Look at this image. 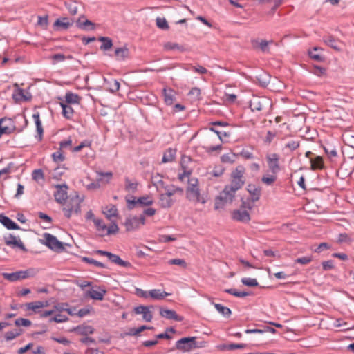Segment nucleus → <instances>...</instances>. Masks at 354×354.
I'll list each match as a JSON object with an SVG mask.
<instances>
[{"label": "nucleus", "mask_w": 354, "mask_h": 354, "mask_svg": "<svg viewBox=\"0 0 354 354\" xmlns=\"http://www.w3.org/2000/svg\"><path fill=\"white\" fill-rule=\"evenodd\" d=\"M245 168L239 165L231 174V183L227 185L235 192L240 189L245 183Z\"/></svg>", "instance_id": "obj_1"}, {"label": "nucleus", "mask_w": 354, "mask_h": 354, "mask_svg": "<svg viewBox=\"0 0 354 354\" xmlns=\"http://www.w3.org/2000/svg\"><path fill=\"white\" fill-rule=\"evenodd\" d=\"M235 193L234 190L226 185L215 199V209L223 208L225 204L231 203L235 196Z\"/></svg>", "instance_id": "obj_2"}, {"label": "nucleus", "mask_w": 354, "mask_h": 354, "mask_svg": "<svg viewBox=\"0 0 354 354\" xmlns=\"http://www.w3.org/2000/svg\"><path fill=\"white\" fill-rule=\"evenodd\" d=\"M37 273V269L29 268L26 270H19L12 273L3 272L2 276L5 279L14 282L20 279L35 277Z\"/></svg>", "instance_id": "obj_3"}, {"label": "nucleus", "mask_w": 354, "mask_h": 354, "mask_svg": "<svg viewBox=\"0 0 354 354\" xmlns=\"http://www.w3.org/2000/svg\"><path fill=\"white\" fill-rule=\"evenodd\" d=\"M83 199L80 198L79 195L75 194L74 196H71L68 201L66 203V206L63 207L64 216L70 218L73 212L75 214L80 213V204Z\"/></svg>", "instance_id": "obj_4"}, {"label": "nucleus", "mask_w": 354, "mask_h": 354, "mask_svg": "<svg viewBox=\"0 0 354 354\" xmlns=\"http://www.w3.org/2000/svg\"><path fill=\"white\" fill-rule=\"evenodd\" d=\"M271 106V100L266 97L253 96L250 100V108L252 112L267 110Z\"/></svg>", "instance_id": "obj_5"}, {"label": "nucleus", "mask_w": 354, "mask_h": 354, "mask_svg": "<svg viewBox=\"0 0 354 354\" xmlns=\"http://www.w3.org/2000/svg\"><path fill=\"white\" fill-rule=\"evenodd\" d=\"M131 198L132 199L128 198V196L126 197L127 207L129 209H134L136 205L144 207L151 205L153 203V201L151 197L147 195L138 198H136L134 196H131Z\"/></svg>", "instance_id": "obj_6"}, {"label": "nucleus", "mask_w": 354, "mask_h": 354, "mask_svg": "<svg viewBox=\"0 0 354 354\" xmlns=\"http://www.w3.org/2000/svg\"><path fill=\"white\" fill-rule=\"evenodd\" d=\"M145 224V218L144 215H140L139 217L134 216L127 218L124 225L126 230L128 232L133 231L139 229L142 225Z\"/></svg>", "instance_id": "obj_7"}, {"label": "nucleus", "mask_w": 354, "mask_h": 354, "mask_svg": "<svg viewBox=\"0 0 354 354\" xmlns=\"http://www.w3.org/2000/svg\"><path fill=\"white\" fill-rule=\"evenodd\" d=\"M43 236L45 239L44 244L50 249L57 252L62 251L64 249L63 243L58 241L55 236L49 233H44Z\"/></svg>", "instance_id": "obj_8"}, {"label": "nucleus", "mask_w": 354, "mask_h": 354, "mask_svg": "<svg viewBox=\"0 0 354 354\" xmlns=\"http://www.w3.org/2000/svg\"><path fill=\"white\" fill-rule=\"evenodd\" d=\"M196 339V337L181 338L176 342V348L183 351H189L197 347Z\"/></svg>", "instance_id": "obj_9"}, {"label": "nucleus", "mask_w": 354, "mask_h": 354, "mask_svg": "<svg viewBox=\"0 0 354 354\" xmlns=\"http://www.w3.org/2000/svg\"><path fill=\"white\" fill-rule=\"evenodd\" d=\"M55 188L56 191L54 193V197L56 202L62 205L66 203L68 198L67 190L68 189L67 185H56Z\"/></svg>", "instance_id": "obj_10"}, {"label": "nucleus", "mask_w": 354, "mask_h": 354, "mask_svg": "<svg viewBox=\"0 0 354 354\" xmlns=\"http://www.w3.org/2000/svg\"><path fill=\"white\" fill-rule=\"evenodd\" d=\"M3 240L7 245L11 246L12 248H18L24 252L27 251L19 237H16L13 234H9L8 236H4Z\"/></svg>", "instance_id": "obj_11"}, {"label": "nucleus", "mask_w": 354, "mask_h": 354, "mask_svg": "<svg viewBox=\"0 0 354 354\" xmlns=\"http://www.w3.org/2000/svg\"><path fill=\"white\" fill-rule=\"evenodd\" d=\"M266 159L270 171L272 174H277L280 171V166L279 164V156L278 154H269L266 156Z\"/></svg>", "instance_id": "obj_12"}, {"label": "nucleus", "mask_w": 354, "mask_h": 354, "mask_svg": "<svg viewBox=\"0 0 354 354\" xmlns=\"http://www.w3.org/2000/svg\"><path fill=\"white\" fill-rule=\"evenodd\" d=\"M187 194L189 201L203 204L206 202L205 199L201 196L198 187H187Z\"/></svg>", "instance_id": "obj_13"}, {"label": "nucleus", "mask_w": 354, "mask_h": 354, "mask_svg": "<svg viewBox=\"0 0 354 354\" xmlns=\"http://www.w3.org/2000/svg\"><path fill=\"white\" fill-rule=\"evenodd\" d=\"M160 315L161 317L167 319H172L177 322H182L183 320V317L178 315L174 310L165 309L161 307L160 308Z\"/></svg>", "instance_id": "obj_14"}, {"label": "nucleus", "mask_w": 354, "mask_h": 354, "mask_svg": "<svg viewBox=\"0 0 354 354\" xmlns=\"http://www.w3.org/2000/svg\"><path fill=\"white\" fill-rule=\"evenodd\" d=\"M97 290L91 289L86 292V296L91 297L93 299L102 301L104 299V295L106 293L105 288L97 286Z\"/></svg>", "instance_id": "obj_15"}, {"label": "nucleus", "mask_w": 354, "mask_h": 354, "mask_svg": "<svg viewBox=\"0 0 354 354\" xmlns=\"http://www.w3.org/2000/svg\"><path fill=\"white\" fill-rule=\"evenodd\" d=\"M133 311L136 314H142V319L146 322H151L153 319L151 312L149 310V308L145 306H139L135 307Z\"/></svg>", "instance_id": "obj_16"}, {"label": "nucleus", "mask_w": 354, "mask_h": 354, "mask_svg": "<svg viewBox=\"0 0 354 354\" xmlns=\"http://www.w3.org/2000/svg\"><path fill=\"white\" fill-rule=\"evenodd\" d=\"M94 331L95 329L93 326L85 324L77 326L70 330V332H76L77 333V334L84 336H87L88 335L93 334Z\"/></svg>", "instance_id": "obj_17"}, {"label": "nucleus", "mask_w": 354, "mask_h": 354, "mask_svg": "<svg viewBox=\"0 0 354 354\" xmlns=\"http://www.w3.org/2000/svg\"><path fill=\"white\" fill-rule=\"evenodd\" d=\"M233 219L243 223H248L250 221V216L248 211L237 209L233 212Z\"/></svg>", "instance_id": "obj_18"}, {"label": "nucleus", "mask_w": 354, "mask_h": 354, "mask_svg": "<svg viewBox=\"0 0 354 354\" xmlns=\"http://www.w3.org/2000/svg\"><path fill=\"white\" fill-rule=\"evenodd\" d=\"M0 223L8 230H20V227L9 217L0 214Z\"/></svg>", "instance_id": "obj_19"}, {"label": "nucleus", "mask_w": 354, "mask_h": 354, "mask_svg": "<svg viewBox=\"0 0 354 354\" xmlns=\"http://www.w3.org/2000/svg\"><path fill=\"white\" fill-rule=\"evenodd\" d=\"M247 190L251 196L252 202H256L259 200L261 193V189L260 187L256 186L253 184H250L248 185Z\"/></svg>", "instance_id": "obj_20"}, {"label": "nucleus", "mask_w": 354, "mask_h": 354, "mask_svg": "<svg viewBox=\"0 0 354 354\" xmlns=\"http://www.w3.org/2000/svg\"><path fill=\"white\" fill-rule=\"evenodd\" d=\"M84 18V16H81L76 21V26L84 30H93L95 28V25L91 21L88 19H85L84 21H82V19Z\"/></svg>", "instance_id": "obj_21"}, {"label": "nucleus", "mask_w": 354, "mask_h": 354, "mask_svg": "<svg viewBox=\"0 0 354 354\" xmlns=\"http://www.w3.org/2000/svg\"><path fill=\"white\" fill-rule=\"evenodd\" d=\"M174 200L171 198V196L163 194V192H160L159 195V205L162 208H169L172 206L174 203Z\"/></svg>", "instance_id": "obj_22"}, {"label": "nucleus", "mask_w": 354, "mask_h": 354, "mask_svg": "<svg viewBox=\"0 0 354 354\" xmlns=\"http://www.w3.org/2000/svg\"><path fill=\"white\" fill-rule=\"evenodd\" d=\"M115 55L118 61H124L129 57V50L124 46L115 50Z\"/></svg>", "instance_id": "obj_23"}, {"label": "nucleus", "mask_w": 354, "mask_h": 354, "mask_svg": "<svg viewBox=\"0 0 354 354\" xmlns=\"http://www.w3.org/2000/svg\"><path fill=\"white\" fill-rule=\"evenodd\" d=\"M164 101L167 105H171L175 100V91L171 88H165L162 90Z\"/></svg>", "instance_id": "obj_24"}, {"label": "nucleus", "mask_w": 354, "mask_h": 354, "mask_svg": "<svg viewBox=\"0 0 354 354\" xmlns=\"http://www.w3.org/2000/svg\"><path fill=\"white\" fill-rule=\"evenodd\" d=\"M151 183L156 187L158 192H162V188L164 187L165 183L162 180V176L159 174H156L151 176Z\"/></svg>", "instance_id": "obj_25"}, {"label": "nucleus", "mask_w": 354, "mask_h": 354, "mask_svg": "<svg viewBox=\"0 0 354 354\" xmlns=\"http://www.w3.org/2000/svg\"><path fill=\"white\" fill-rule=\"evenodd\" d=\"M124 182V189L126 192L133 194L137 191L138 186L137 180L132 181L129 178H125Z\"/></svg>", "instance_id": "obj_26"}, {"label": "nucleus", "mask_w": 354, "mask_h": 354, "mask_svg": "<svg viewBox=\"0 0 354 354\" xmlns=\"http://www.w3.org/2000/svg\"><path fill=\"white\" fill-rule=\"evenodd\" d=\"M149 296L156 300H162L165 297L169 296L171 293L165 291H161L160 289H153L149 291Z\"/></svg>", "instance_id": "obj_27"}, {"label": "nucleus", "mask_w": 354, "mask_h": 354, "mask_svg": "<svg viewBox=\"0 0 354 354\" xmlns=\"http://www.w3.org/2000/svg\"><path fill=\"white\" fill-rule=\"evenodd\" d=\"M108 259L111 262L118 264L120 266L125 268L131 266V263L129 262L123 261L118 255L112 254L111 252L110 253Z\"/></svg>", "instance_id": "obj_28"}, {"label": "nucleus", "mask_w": 354, "mask_h": 354, "mask_svg": "<svg viewBox=\"0 0 354 354\" xmlns=\"http://www.w3.org/2000/svg\"><path fill=\"white\" fill-rule=\"evenodd\" d=\"M324 42L327 44L330 48H333L334 50L337 51H340L341 48L337 45V41L335 39V37L333 35H328L326 37H324L323 38Z\"/></svg>", "instance_id": "obj_29"}, {"label": "nucleus", "mask_w": 354, "mask_h": 354, "mask_svg": "<svg viewBox=\"0 0 354 354\" xmlns=\"http://www.w3.org/2000/svg\"><path fill=\"white\" fill-rule=\"evenodd\" d=\"M66 102L67 104H80L81 101V97L77 94L72 92H67L65 95Z\"/></svg>", "instance_id": "obj_30"}, {"label": "nucleus", "mask_w": 354, "mask_h": 354, "mask_svg": "<svg viewBox=\"0 0 354 354\" xmlns=\"http://www.w3.org/2000/svg\"><path fill=\"white\" fill-rule=\"evenodd\" d=\"M103 214L110 219L111 217L118 216V209L115 205H109L104 209Z\"/></svg>", "instance_id": "obj_31"}, {"label": "nucleus", "mask_w": 354, "mask_h": 354, "mask_svg": "<svg viewBox=\"0 0 354 354\" xmlns=\"http://www.w3.org/2000/svg\"><path fill=\"white\" fill-rule=\"evenodd\" d=\"M32 118H33L35 124H36L37 131V133L39 134V140H41L43 132H44V129L42 127L41 122L40 120L39 113V112L35 113L32 115Z\"/></svg>", "instance_id": "obj_32"}, {"label": "nucleus", "mask_w": 354, "mask_h": 354, "mask_svg": "<svg viewBox=\"0 0 354 354\" xmlns=\"http://www.w3.org/2000/svg\"><path fill=\"white\" fill-rule=\"evenodd\" d=\"M176 156V150L171 148L168 149L163 154L162 159V162H172Z\"/></svg>", "instance_id": "obj_33"}, {"label": "nucleus", "mask_w": 354, "mask_h": 354, "mask_svg": "<svg viewBox=\"0 0 354 354\" xmlns=\"http://www.w3.org/2000/svg\"><path fill=\"white\" fill-rule=\"evenodd\" d=\"M162 190L165 191V192H163V194L171 196L174 195L178 192H183V189L181 188L176 187L173 185H164V187L162 188Z\"/></svg>", "instance_id": "obj_34"}, {"label": "nucleus", "mask_w": 354, "mask_h": 354, "mask_svg": "<svg viewBox=\"0 0 354 354\" xmlns=\"http://www.w3.org/2000/svg\"><path fill=\"white\" fill-rule=\"evenodd\" d=\"M60 105L62 108L63 115L67 119L71 118L74 113L73 108L64 102H61Z\"/></svg>", "instance_id": "obj_35"}, {"label": "nucleus", "mask_w": 354, "mask_h": 354, "mask_svg": "<svg viewBox=\"0 0 354 354\" xmlns=\"http://www.w3.org/2000/svg\"><path fill=\"white\" fill-rule=\"evenodd\" d=\"M23 332L24 330L22 329H15L13 330L6 333L4 337L6 341H11L15 338L20 336Z\"/></svg>", "instance_id": "obj_36"}, {"label": "nucleus", "mask_w": 354, "mask_h": 354, "mask_svg": "<svg viewBox=\"0 0 354 354\" xmlns=\"http://www.w3.org/2000/svg\"><path fill=\"white\" fill-rule=\"evenodd\" d=\"M99 41L103 42L100 46V49L103 50H108L111 49L113 46L112 40L107 37H100Z\"/></svg>", "instance_id": "obj_37"}, {"label": "nucleus", "mask_w": 354, "mask_h": 354, "mask_svg": "<svg viewBox=\"0 0 354 354\" xmlns=\"http://www.w3.org/2000/svg\"><path fill=\"white\" fill-rule=\"evenodd\" d=\"M26 308L28 310H32L35 311L38 308H44L48 306V301H35L26 304Z\"/></svg>", "instance_id": "obj_38"}, {"label": "nucleus", "mask_w": 354, "mask_h": 354, "mask_svg": "<svg viewBox=\"0 0 354 354\" xmlns=\"http://www.w3.org/2000/svg\"><path fill=\"white\" fill-rule=\"evenodd\" d=\"M214 305L215 308L224 317H229L231 315L232 311L229 308L225 307L220 304H214Z\"/></svg>", "instance_id": "obj_39"}, {"label": "nucleus", "mask_w": 354, "mask_h": 354, "mask_svg": "<svg viewBox=\"0 0 354 354\" xmlns=\"http://www.w3.org/2000/svg\"><path fill=\"white\" fill-rule=\"evenodd\" d=\"M310 162H311V168L313 170L321 169L323 168L324 162H323L322 158L320 156H317L315 158L311 159Z\"/></svg>", "instance_id": "obj_40"}, {"label": "nucleus", "mask_w": 354, "mask_h": 354, "mask_svg": "<svg viewBox=\"0 0 354 354\" xmlns=\"http://www.w3.org/2000/svg\"><path fill=\"white\" fill-rule=\"evenodd\" d=\"M277 180L276 174H272L270 175H263L261 178V182L266 185H272Z\"/></svg>", "instance_id": "obj_41"}, {"label": "nucleus", "mask_w": 354, "mask_h": 354, "mask_svg": "<svg viewBox=\"0 0 354 354\" xmlns=\"http://www.w3.org/2000/svg\"><path fill=\"white\" fill-rule=\"evenodd\" d=\"M224 291L237 297H244L250 295V292H240L235 288L225 289Z\"/></svg>", "instance_id": "obj_42"}, {"label": "nucleus", "mask_w": 354, "mask_h": 354, "mask_svg": "<svg viewBox=\"0 0 354 354\" xmlns=\"http://www.w3.org/2000/svg\"><path fill=\"white\" fill-rule=\"evenodd\" d=\"M156 26L162 30H169V26L165 18L158 17L156 19Z\"/></svg>", "instance_id": "obj_43"}, {"label": "nucleus", "mask_w": 354, "mask_h": 354, "mask_svg": "<svg viewBox=\"0 0 354 354\" xmlns=\"http://www.w3.org/2000/svg\"><path fill=\"white\" fill-rule=\"evenodd\" d=\"M164 48L167 50H178L180 51H184L185 48L183 46H180L176 43L167 42L164 44Z\"/></svg>", "instance_id": "obj_44"}, {"label": "nucleus", "mask_w": 354, "mask_h": 354, "mask_svg": "<svg viewBox=\"0 0 354 354\" xmlns=\"http://www.w3.org/2000/svg\"><path fill=\"white\" fill-rule=\"evenodd\" d=\"M237 156V154L231 152L226 154H223L221 157V159L223 162L232 163L235 161V159Z\"/></svg>", "instance_id": "obj_45"}, {"label": "nucleus", "mask_w": 354, "mask_h": 354, "mask_svg": "<svg viewBox=\"0 0 354 354\" xmlns=\"http://www.w3.org/2000/svg\"><path fill=\"white\" fill-rule=\"evenodd\" d=\"M82 261H84L85 263H89V264H93L96 267H99V268H106V266L105 264H104L103 263H101L100 261H97L93 259L84 257H82Z\"/></svg>", "instance_id": "obj_46"}, {"label": "nucleus", "mask_w": 354, "mask_h": 354, "mask_svg": "<svg viewBox=\"0 0 354 354\" xmlns=\"http://www.w3.org/2000/svg\"><path fill=\"white\" fill-rule=\"evenodd\" d=\"M71 23H70L67 18H63L62 19H58L55 21L54 25L56 26H60L63 29H68L71 26Z\"/></svg>", "instance_id": "obj_47"}, {"label": "nucleus", "mask_w": 354, "mask_h": 354, "mask_svg": "<svg viewBox=\"0 0 354 354\" xmlns=\"http://www.w3.org/2000/svg\"><path fill=\"white\" fill-rule=\"evenodd\" d=\"M93 223L98 231L105 232L107 229V226L104 223L102 219L93 218Z\"/></svg>", "instance_id": "obj_48"}, {"label": "nucleus", "mask_w": 354, "mask_h": 354, "mask_svg": "<svg viewBox=\"0 0 354 354\" xmlns=\"http://www.w3.org/2000/svg\"><path fill=\"white\" fill-rule=\"evenodd\" d=\"M65 6H66L68 12L71 15H75L77 13L78 6L76 2H69L65 3Z\"/></svg>", "instance_id": "obj_49"}, {"label": "nucleus", "mask_w": 354, "mask_h": 354, "mask_svg": "<svg viewBox=\"0 0 354 354\" xmlns=\"http://www.w3.org/2000/svg\"><path fill=\"white\" fill-rule=\"evenodd\" d=\"M241 282L245 286H249V287H256L258 286L259 283L256 279L252 278H243L241 279Z\"/></svg>", "instance_id": "obj_50"}, {"label": "nucleus", "mask_w": 354, "mask_h": 354, "mask_svg": "<svg viewBox=\"0 0 354 354\" xmlns=\"http://www.w3.org/2000/svg\"><path fill=\"white\" fill-rule=\"evenodd\" d=\"M52 158H53V161L55 162H61L65 160V156H64V154L60 149L59 151H57L52 154Z\"/></svg>", "instance_id": "obj_51"}, {"label": "nucleus", "mask_w": 354, "mask_h": 354, "mask_svg": "<svg viewBox=\"0 0 354 354\" xmlns=\"http://www.w3.org/2000/svg\"><path fill=\"white\" fill-rule=\"evenodd\" d=\"M15 324L17 326L28 327L31 326L32 322L30 320L24 318H18L15 321Z\"/></svg>", "instance_id": "obj_52"}, {"label": "nucleus", "mask_w": 354, "mask_h": 354, "mask_svg": "<svg viewBox=\"0 0 354 354\" xmlns=\"http://www.w3.org/2000/svg\"><path fill=\"white\" fill-rule=\"evenodd\" d=\"M91 141L88 140H83L79 145L73 149V152H79L84 147H91Z\"/></svg>", "instance_id": "obj_53"}, {"label": "nucleus", "mask_w": 354, "mask_h": 354, "mask_svg": "<svg viewBox=\"0 0 354 354\" xmlns=\"http://www.w3.org/2000/svg\"><path fill=\"white\" fill-rule=\"evenodd\" d=\"M119 231V227L115 222H112L106 230V234L111 235L116 234Z\"/></svg>", "instance_id": "obj_54"}, {"label": "nucleus", "mask_w": 354, "mask_h": 354, "mask_svg": "<svg viewBox=\"0 0 354 354\" xmlns=\"http://www.w3.org/2000/svg\"><path fill=\"white\" fill-rule=\"evenodd\" d=\"M32 179L35 181H39L44 179V172L41 169H35L32 174Z\"/></svg>", "instance_id": "obj_55"}, {"label": "nucleus", "mask_w": 354, "mask_h": 354, "mask_svg": "<svg viewBox=\"0 0 354 354\" xmlns=\"http://www.w3.org/2000/svg\"><path fill=\"white\" fill-rule=\"evenodd\" d=\"M299 141L298 140H290L286 144L285 148L288 149L290 151H293L299 147Z\"/></svg>", "instance_id": "obj_56"}, {"label": "nucleus", "mask_w": 354, "mask_h": 354, "mask_svg": "<svg viewBox=\"0 0 354 354\" xmlns=\"http://www.w3.org/2000/svg\"><path fill=\"white\" fill-rule=\"evenodd\" d=\"M168 263L169 265H176L181 266L183 268H185L187 266V263L185 260L182 259H172L169 260Z\"/></svg>", "instance_id": "obj_57"}, {"label": "nucleus", "mask_w": 354, "mask_h": 354, "mask_svg": "<svg viewBox=\"0 0 354 354\" xmlns=\"http://www.w3.org/2000/svg\"><path fill=\"white\" fill-rule=\"evenodd\" d=\"M68 308V304L67 303H59L55 306H54V309L55 312L62 313L64 311H67Z\"/></svg>", "instance_id": "obj_58"}, {"label": "nucleus", "mask_w": 354, "mask_h": 354, "mask_svg": "<svg viewBox=\"0 0 354 354\" xmlns=\"http://www.w3.org/2000/svg\"><path fill=\"white\" fill-rule=\"evenodd\" d=\"M312 257H299V258H297L295 260V262L296 263H299V264H301V265H306V264H308L309 263H310L312 261Z\"/></svg>", "instance_id": "obj_59"}, {"label": "nucleus", "mask_w": 354, "mask_h": 354, "mask_svg": "<svg viewBox=\"0 0 354 354\" xmlns=\"http://www.w3.org/2000/svg\"><path fill=\"white\" fill-rule=\"evenodd\" d=\"M272 43H273L272 40H270L269 41L266 40H262L259 43V47L264 53L269 52L268 44Z\"/></svg>", "instance_id": "obj_60"}, {"label": "nucleus", "mask_w": 354, "mask_h": 354, "mask_svg": "<svg viewBox=\"0 0 354 354\" xmlns=\"http://www.w3.org/2000/svg\"><path fill=\"white\" fill-rule=\"evenodd\" d=\"M246 346L244 344H230L228 345L223 346V348H225L227 350H234V349H242L244 348Z\"/></svg>", "instance_id": "obj_61"}, {"label": "nucleus", "mask_w": 354, "mask_h": 354, "mask_svg": "<svg viewBox=\"0 0 354 354\" xmlns=\"http://www.w3.org/2000/svg\"><path fill=\"white\" fill-rule=\"evenodd\" d=\"M324 151L330 157H336L337 153L336 149L335 147H332L331 146L329 147H324Z\"/></svg>", "instance_id": "obj_62"}, {"label": "nucleus", "mask_w": 354, "mask_h": 354, "mask_svg": "<svg viewBox=\"0 0 354 354\" xmlns=\"http://www.w3.org/2000/svg\"><path fill=\"white\" fill-rule=\"evenodd\" d=\"M97 177L100 180H102L103 178H106V182L108 183L113 176L112 172H97Z\"/></svg>", "instance_id": "obj_63"}, {"label": "nucleus", "mask_w": 354, "mask_h": 354, "mask_svg": "<svg viewBox=\"0 0 354 354\" xmlns=\"http://www.w3.org/2000/svg\"><path fill=\"white\" fill-rule=\"evenodd\" d=\"M120 89V83L118 80H114L112 83L110 84L109 90L111 93H115Z\"/></svg>", "instance_id": "obj_64"}]
</instances>
